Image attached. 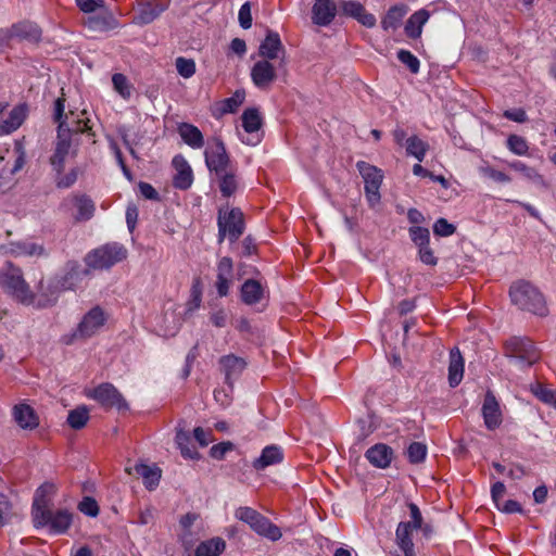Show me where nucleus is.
<instances>
[{
	"label": "nucleus",
	"instance_id": "nucleus-1",
	"mask_svg": "<svg viewBox=\"0 0 556 556\" xmlns=\"http://www.w3.org/2000/svg\"><path fill=\"white\" fill-rule=\"evenodd\" d=\"M31 516L36 528L48 527L52 534L66 533L73 522V514L70 510H51L48 508V502L42 497L34 501Z\"/></svg>",
	"mask_w": 556,
	"mask_h": 556
},
{
	"label": "nucleus",
	"instance_id": "nucleus-2",
	"mask_svg": "<svg viewBox=\"0 0 556 556\" xmlns=\"http://www.w3.org/2000/svg\"><path fill=\"white\" fill-rule=\"evenodd\" d=\"M0 288L23 305L35 304V292L24 279L22 269L11 262L0 269Z\"/></svg>",
	"mask_w": 556,
	"mask_h": 556
},
{
	"label": "nucleus",
	"instance_id": "nucleus-3",
	"mask_svg": "<svg viewBox=\"0 0 556 556\" xmlns=\"http://www.w3.org/2000/svg\"><path fill=\"white\" fill-rule=\"evenodd\" d=\"M509 296L513 304L521 311L541 317L548 314L544 295L536 287L528 281L519 280L514 282L509 289Z\"/></svg>",
	"mask_w": 556,
	"mask_h": 556
},
{
	"label": "nucleus",
	"instance_id": "nucleus-4",
	"mask_svg": "<svg viewBox=\"0 0 556 556\" xmlns=\"http://www.w3.org/2000/svg\"><path fill=\"white\" fill-rule=\"evenodd\" d=\"M128 256L126 247L118 242H108L90 250L84 257L85 265L92 271L109 270Z\"/></svg>",
	"mask_w": 556,
	"mask_h": 556
},
{
	"label": "nucleus",
	"instance_id": "nucleus-5",
	"mask_svg": "<svg viewBox=\"0 0 556 556\" xmlns=\"http://www.w3.org/2000/svg\"><path fill=\"white\" fill-rule=\"evenodd\" d=\"M89 123L90 121L88 118H79L72 123V128H63L62 124L58 126V141L55 144L54 153L50 161L51 165L59 174L63 170L65 159L70 152L71 134L88 132L89 135L93 136Z\"/></svg>",
	"mask_w": 556,
	"mask_h": 556
},
{
	"label": "nucleus",
	"instance_id": "nucleus-6",
	"mask_svg": "<svg viewBox=\"0 0 556 556\" xmlns=\"http://www.w3.org/2000/svg\"><path fill=\"white\" fill-rule=\"evenodd\" d=\"M505 356L519 365L531 367L541 359V351L528 337H510L504 342Z\"/></svg>",
	"mask_w": 556,
	"mask_h": 556
},
{
	"label": "nucleus",
	"instance_id": "nucleus-7",
	"mask_svg": "<svg viewBox=\"0 0 556 556\" xmlns=\"http://www.w3.org/2000/svg\"><path fill=\"white\" fill-rule=\"evenodd\" d=\"M235 517L249 525L255 533L270 541H278L282 536L281 530L276 525L252 507L237 508Z\"/></svg>",
	"mask_w": 556,
	"mask_h": 556
},
{
	"label": "nucleus",
	"instance_id": "nucleus-8",
	"mask_svg": "<svg viewBox=\"0 0 556 556\" xmlns=\"http://www.w3.org/2000/svg\"><path fill=\"white\" fill-rule=\"evenodd\" d=\"M204 159L208 170L216 175H222L231 168L230 157L225 143L219 137H213L207 140Z\"/></svg>",
	"mask_w": 556,
	"mask_h": 556
},
{
	"label": "nucleus",
	"instance_id": "nucleus-9",
	"mask_svg": "<svg viewBox=\"0 0 556 556\" xmlns=\"http://www.w3.org/2000/svg\"><path fill=\"white\" fill-rule=\"evenodd\" d=\"M218 242L222 243L227 237L232 243L236 242L244 231V218L242 211H218Z\"/></svg>",
	"mask_w": 556,
	"mask_h": 556
},
{
	"label": "nucleus",
	"instance_id": "nucleus-10",
	"mask_svg": "<svg viewBox=\"0 0 556 556\" xmlns=\"http://www.w3.org/2000/svg\"><path fill=\"white\" fill-rule=\"evenodd\" d=\"M365 184V194L371 206L379 203L380 200V187L383 180V173L377 166H374L365 161H358L356 163Z\"/></svg>",
	"mask_w": 556,
	"mask_h": 556
},
{
	"label": "nucleus",
	"instance_id": "nucleus-11",
	"mask_svg": "<svg viewBox=\"0 0 556 556\" xmlns=\"http://www.w3.org/2000/svg\"><path fill=\"white\" fill-rule=\"evenodd\" d=\"M87 396L97 401L105 409L127 410L128 404L122 393L109 382H104L87 392Z\"/></svg>",
	"mask_w": 556,
	"mask_h": 556
},
{
	"label": "nucleus",
	"instance_id": "nucleus-12",
	"mask_svg": "<svg viewBox=\"0 0 556 556\" xmlns=\"http://www.w3.org/2000/svg\"><path fill=\"white\" fill-rule=\"evenodd\" d=\"M91 268L87 265L83 266L76 260H70L63 267V273L59 275L61 286L63 289L75 290L77 289L85 279L91 276Z\"/></svg>",
	"mask_w": 556,
	"mask_h": 556
},
{
	"label": "nucleus",
	"instance_id": "nucleus-13",
	"mask_svg": "<svg viewBox=\"0 0 556 556\" xmlns=\"http://www.w3.org/2000/svg\"><path fill=\"white\" fill-rule=\"evenodd\" d=\"M106 316L100 306L92 307L85 314L73 333L75 339H87L94 336L105 324Z\"/></svg>",
	"mask_w": 556,
	"mask_h": 556
},
{
	"label": "nucleus",
	"instance_id": "nucleus-14",
	"mask_svg": "<svg viewBox=\"0 0 556 556\" xmlns=\"http://www.w3.org/2000/svg\"><path fill=\"white\" fill-rule=\"evenodd\" d=\"M66 291L61 286V281L58 276H54L48 280L41 278L37 286L35 304L37 307H48L56 303L61 292Z\"/></svg>",
	"mask_w": 556,
	"mask_h": 556
},
{
	"label": "nucleus",
	"instance_id": "nucleus-15",
	"mask_svg": "<svg viewBox=\"0 0 556 556\" xmlns=\"http://www.w3.org/2000/svg\"><path fill=\"white\" fill-rule=\"evenodd\" d=\"M251 78L257 88L268 90L276 80L277 73L268 60H260L251 68Z\"/></svg>",
	"mask_w": 556,
	"mask_h": 556
},
{
	"label": "nucleus",
	"instance_id": "nucleus-16",
	"mask_svg": "<svg viewBox=\"0 0 556 556\" xmlns=\"http://www.w3.org/2000/svg\"><path fill=\"white\" fill-rule=\"evenodd\" d=\"M233 277V263L228 256L222 257L217 263L215 288L220 298L227 296Z\"/></svg>",
	"mask_w": 556,
	"mask_h": 556
},
{
	"label": "nucleus",
	"instance_id": "nucleus-17",
	"mask_svg": "<svg viewBox=\"0 0 556 556\" xmlns=\"http://www.w3.org/2000/svg\"><path fill=\"white\" fill-rule=\"evenodd\" d=\"M337 15L334 0H315L312 8V21L318 26H328Z\"/></svg>",
	"mask_w": 556,
	"mask_h": 556
},
{
	"label": "nucleus",
	"instance_id": "nucleus-18",
	"mask_svg": "<svg viewBox=\"0 0 556 556\" xmlns=\"http://www.w3.org/2000/svg\"><path fill=\"white\" fill-rule=\"evenodd\" d=\"M168 8V3L149 0L140 4L138 13L135 15L132 23L136 25H148L156 20Z\"/></svg>",
	"mask_w": 556,
	"mask_h": 556
},
{
	"label": "nucleus",
	"instance_id": "nucleus-19",
	"mask_svg": "<svg viewBox=\"0 0 556 556\" xmlns=\"http://www.w3.org/2000/svg\"><path fill=\"white\" fill-rule=\"evenodd\" d=\"M172 165L176 170L173 178L174 186L181 190L188 189L193 181V172L187 160L180 154L175 155Z\"/></svg>",
	"mask_w": 556,
	"mask_h": 556
},
{
	"label": "nucleus",
	"instance_id": "nucleus-20",
	"mask_svg": "<svg viewBox=\"0 0 556 556\" xmlns=\"http://www.w3.org/2000/svg\"><path fill=\"white\" fill-rule=\"evenodd\" d=\"M266 287L256 279H247L240 289L241 301L249 306L256 305L265 299Z\"/></svg>",
	"mask_w": 556,
	"mask_h": 556
},
{
	"label": "nucleus",
	"instance_id": "nucleus-21",
	"mask_svg": "<svg viewBox=\"0 0 556 556\" xmlns=\"http://www.w3.org/2000/svg\"><path fill=\"white\" fill-rule=\"evenodd\" d=\"M341 9L343 14L355 18L358 23L368 28H371L376 25L377 20L375 15L368 13L365 7L358 1H342Z\"/></svg>",
	"mask_w": 556,
	"mask_h": 556
},
{
	"label": "nucleus",
	"instance_id": "nucleus-22",
	"mask_svg": "<svg viewBox=\"0 0 556 556\" xmlns=\"http://www.w3.org/2000/svg\"><path fill=\"white\" fill-rule=\"evenodd\" d=\"M484 425L489 430H494L502 424V413L495 396L488 392L482 405Z\"/></svg>",
	"mask_w": 556,
	"mask_h": 556
},
{
	"label": "nucleus",
	"instance_id": "nucleus-23",
	"mask_svg": "<svg viewBox=\"0 0 556 556\" xmlns=\"http://www.w3.org/2000/svg\"><path fill=\"white\" fill-rule=\"evenodd\" d=\"M365 457L374 467L384 469L393 459V450L384 443H377L366 451Z\"/></svg>",
	"mask_w": 556,
	"mask_h": 556
},
{
	"label": "nucleus",
	"instance_id": "nucleus-24",
	"mask_svg": "<svg viewBox=\"0 0 556 556\" xmlns=\"http://www.w3.org/2000/svg\"><path fill=\"white\" fill-rule=\"evenodd\" d=\"M15 422L25 430H34L39 426V417L28 404H16L12 410Z\"/></svg>",
	"mask_w": 556,
	"mask_h": 556
},
{
	"label": "nucleus",
	"instance_id": "nucleus-25",
	"mask_svg": "<svg viewBox=\"0 0 556 556\" xmlns=\"http://www.w3.org/2000/svg\"><path fill=\"white\" fill-rule=\"evenodd\" d=\"M219 364L225 374V381L229 386L232 384V379L238 378L247 366V362L242 357L233 354L220 357Z\"/></svg>",
	"mask_w": 556,
	"mask_h": 556
},
{
	"label": "nucleus",
	"instance_id": "nucleus-26",
	"mask_svg": "<svg viewBox=\"0 0 556 556\" xmlns=\"http://www.w3.org/2000/svg\"><path fill=\"white\" fill-rule=\"evenodd\" d=\"M129 475L136 473L143 479V484L149 490H154L161 479V469L156 466H149L146 464H136L132 468H126Z\"/></svg>",
	"mask_w": 556,
	"mask_h": 556
},
{
	"label": "nucleus",
	"instance_id": "nucleus-27",
	"mask_svg": "<svg viewBox=\"0 0 556 556\" xmlns=\"http://www.w3.org/2000/svg\"><path fill=\"white\" fill-rule=\"evenodd\" d=\"M283 460V451L278 445H267L263 448L261 456L253 460V468L257 471L280 464Z\"/></svg>",
	"mask_w": 556,
	"mask_h": 556
},
{
	"label": "nucleus",
	"instance_id": "nucleus-28",
	"mask_svg": "<svg viewBox=\"0 0 556 556\" xmlns=\"http://www.w3.org/2000/svg\"><path fill=\"white\" fill-rule=\"evenodd\" d=\"M283 52V46L277 33L268 30L266 38L261 42L258 54L263 60H275L279 56V52Z\"/></svg>",
	"mask_w": 556,
	"mask_h": 556
},
{
	"label": "nucleus",
	"instance_id": "nucleus-29",
	"mask_svg": "<svg viewBox=\"0 0 556 556\" xmlns=\"http://www.w3.org/2000/svg\"><path fill=\"white\" fill-rule=\"evenodd\" d=\"M177 132L182 141L192 149H201L204 146V137L201 130L189 123H180L177 126Z\"/></svg>",
	"mask_w": 556,
	"mask_h": 556
},
{
	"label": "nucleus",
	"instance_id": "nucleus-30",
	"mask_svg": "<svg viewBox=\"0 0 556 556\" xmlns=\"http://www.w3.org/2000/svg\"><path fill=\"white\" fill-rule=\"evenodd\" d=\"M412 523L400 522L395 531V541L400 549L404 553V556H415L414 542L412 539Z\"/></svg>",
	"mask_w": 556,
	"mask_h": 556
},
{
	"label": "nucleus",
	"instance_id": "nucleus-31",
	"mask_svg": "<svg viewBox=\"0 0 556 556\" xmlns=\"http://www.w3.org/2000/svg\"><path fill=\"white\" fill-rule=\"evenodd\" d=\"M429 12L425 9L416 11L409 16L405 24V34L412 39L419 38L422 31V26L429 20Z\"/></svg>",
	"mask_w": 556,
	"mask_h": 556
},
{
	"label": "nucleus",
	"instance_id": "nucleus-32",
	"mask_svg": "<svg viewBox=\"0 0 556 556\" xmlns=\"http://www.w3.org/2000/svg\"><path fill=\"white\" fill-rule=\"evenodd\" d=\"M464 374V359L458 349L450 352L448 382L452 388L457 387Z\"/></svg>",
	"mask_w": 556,
	"mask_h": 556
},
{
	"label": "nucleus",
	"instance_id": "nucleus-33",
	"mask_svg": "<svg viewBox=\"0 0 556 556\" xmlns=\"http://www.w3.org/2000/svg\"><path fill=\"white\" fill-rule=\"evenodd\" d=\"M8 252L15 256H40L45 254V249L35 242H11L8 245Z\"/></svg>",
	"mask_w": 556,
	"mask_h": 556
},
{
	"label": "nucleus",
	"instance_id": "nucleus-34",
	"mask_svg": "<svg viewBox=\"0 0 556 556\" xmlns=\"http://www.w3.org/2000/svg\"><path fill=\"white\" fill-rule=\"evenodd\" d=\"M407 12L408 7L406 4H395L391 7L381 20V27L387 31L396 29Z\"/></svg>",
	"mask_w": 556,
	"mask_h": 556
},
{
	"label": "nucleus",
	"instance_id": "nucleus-35",
	"mask_svg": "<svg viewBox=\"0 0 556 556\" xmlns=\"http://www.w3.org/2000/svg\"><path fill=\"white\" fill-rule=\"evenodd\" d=\"M85 25L91 30L106 31L115 29L118 26L117 20L111 13L89 16Z\"/></svg>",
	"mask_w": 556,
	"mask_h": 556
},
{
	"label": "nucleus",
	"instance_id": "nucleus-36",
	"mask_svg": "<svg viewBox=\"0 0 556 556\" xmlns=\"http://www.w3.org/2000/svg\"><path fill=\"white\" fill-rule=\"evenodd\" d=\"M26 117V111L24 106H15L11 112L9 117L0 123V136L8 135L16 130Z\"/></svg>",
	"mask_w": 556,
	"mask_h": 556
},
{
	"label": "nucleus",
	"instance_id": "nucleus-37",
	"mask_svg": "<svg viewBox=\"0 0 556 556\" xmlns=\"http://www.w3.org/2000/svg\"><path fill=\"white\" fill-rule=\"evenodd\" d=\"M225 548V541L220 538H214L201 542L195 549V556H219Z\"/></svg>",
	"mask_w": 556,
	"mask_h": 556
},
{
	"label": "nucleus",
	"instance_id": "nucleus-38",
	"mask_svg": "<svg viewBox=\"0 0 556 556\" xmlns=\"http://www.w3.org/2000/svg\"><path fill=\"white\" fill-rule=\"evenodd\" d=\"M241 119L243 129L249 134L260 130L263 125L260 111L255 108L247 109L242 113Z\"/></svg>",
	"mask_w": 556,
	"mask_h": 556
},
{
	"label": "nucleus",
	"instance_id": "nucleus-39",
	"mask_svg": "<svg viewBox=\"0 0 556 556\" xmlns=\"http://www.w3.org/2000/svg\"><path fill=\"white\" fill-rule=\"evenodd\" d=\"M406 153L416 157L419 162H422L425 155L429 149V144L422 141L417 136H412L406 139Z\"/></svg>",
	"mask_w": 556,
	"mask_h": 556
},
{
	"label": "nucleus",
	"instance_id": "nucleus-40",
	"mask_svg": "<svg viewBox=\"0 0 556 556\" xmlns=\"http://www.w3.org/2000/svg\"><path fill=\"white\" fill-rule=\"evenodd\" d=\"M530 391L541 402L552 405L556 408V391L546 388L541 382H534L530 384Z\"/></svg>",
	"mask_w": 556,
	"mask_h": 556
},
{
	"label": "nucleus",
	"instance_id": "nucleus-41",
	"mask_svg": "<svg viewBox=\"0 0 556 556\" xmlns=\"http://www.w3.org/2000/svg\"><path fill=\"white\" fill-rule=\"evenodd\" d=\"M88 420L89 409L86 406H78L68 412L67 424L75 430L84 428Z\"/></svg>",
	"mask_w": 556,
	"mask_h": 556
},
{
	"label": "nucleus",
	"instance_id": "nucleus-42",
	"mask_svg": "<svg viewBox=\"0 0 556 556\" xmlns=\"http://www.w3.org/2000/svg\"><path fill=\"white\" fill-rule=\"evenodd\" d=\"M219 177V190L224 197L232 195L238 189V180L230 168L223 173L222 175H217Z\"/></svg>",
	"mask_w": 556,
	"mask_h": 556
},
{
	"label": "nucleus",
	"instance_id": "nucleus-43",
	"mask_svg": "<svg viewBox=\"0 0 556 556\" xmlns=\"http://www.w3.org/2000/svg\"><path fill=\"white\" fill-rule=\"evenodd\" d=\"M175 441L180 450L181 455L187 459H199L200 454L190 446V437L187 432L179 430L176 433Z\"/></svg>",
	"mask_w": 556,
	"mask_h": 556
},
{
	"label": "nucleus",
	"instance_id": "nucleus-44",
	"mask_svg": "<svg viewBox=\"0 0 556 556\" xmlns=\"http://www.w3.org/2000/svg\"><path fill=\"white\" fill-rule=\"evenodd\" d=\"M408 235L416 248L427 245L430 242V231L428 227L410 226Z\"/></svg>",
	"mask_w": 556,
	"mask_h": 556
},
{
	"label": "nucleus",
	"instance_id": "nucleus-45",
	"mask_svg": "<svg viewBox=\"0 0 556 556\" xmlns=\"http://www.w3.org/2000/svg\"><path fill=\"white\" fill-rule=\"evenodd\" d=\"M427 456V446L420 442H413L407 447V457L412 464H420Z\"/></svg>",
	"mask_w": 556,
	"mask_h": 556
},
{
	"label": "nucleus",
	"instance_id": "nucleus-46",
	"mask_svg": "<svg viewBox=\"0 0 556 556\" xmlns=\"http://www.w3.org/2000/svg\"><path fill=\"white\" fill-rule=\"evenodd\" d=\"M13 29L16 36L23 38L38 40L41 36V30L36 25L30 23H21L14 25Z\"/></svg>",
	"mask_w": 556,
	"mask_h": 556
},
{
	"label": "nucleus",
	"instance_id": "nucleus-47",
	"mask_svg": "<svg viewBox=\"0 0 556 556\" xmlns=\"http://www.w3.org/2000/svg\"><path fill=\"white\" fill-rule=\"evenodd\" d=\"M507 148L517 155H526L529 150L527 140L518 135H510L507 138Z\"/></svg>",
	"mask_w": 556,
	"mask_h": 556
},
{
	"label": "nucleus",
	"instance_id": "nucleus-48",
	"mask_svg": "<svg viewBox=\"0 0 556 556\" xmlns=\"http://www.w3.org/2000/svg\"><path fill=\"white\" fill-rule=\"evenodd\" d=\"M178 74L184 78H190L195 73V62L192 59L179 56L175 61Z\"/></svg>",
	"mask_w": 556,
	"mask_h": 556
},
{
	"label": "nucleus",
	"instance_id": "nucleus-49",
	"mask_svg": "<svg viewBox=\"0 0 556 556\" xmlns=\"http://www.w3.org/2000/svg\"><path fill=\"white\" fill-rule=\"evenodd\" d=\"M114 89L124 98L128 99L131 96V87L128 79L124 74L116 73L112 77Z\"/></svg>",
	"mask_w": 556,
	"mask_h": 556
},
{
	"label": "nucleus",
	"instance_id": "nucleus-50",
	"mask_svg": "<svg viewBox=\"0 0 556 556\" xmlns=\"http://www.w3.org/2000/svg\"><path fill=\"white\" fill-rule=\"evenodd\" d=\"M397 59L405 64L413 74L419 72L420 62L410 51L401 49L397 52Z\"/></svg>",
	"mask_w": 556,
	"mask_h": 556
},
{
	"label": "nucleus",
	"instance_id": "nucleus-51",
	"mask_svg": "<svg viewBox=\"0 0 556 556\" xmlns=\"http://www.w3.org/2000/svg\"><path fill=\"white\" fill-rule=\"evenodd\" d=\"M244 101V92L236 91L232 97L223 101V113H235Z\"/></svg>",
	"mask_w": 556,
	"mask_h": 556
},
{
	"label": "nucleus",
	"instance_id": "nucleus-52",
	"mask_svg": "<svg viewBox=\"0 0 556 556\" xmlns=\"http://www.w3.org/2000/svg\"><path fill=\"white\" fill-rule=\"evenodd\" d=\"M479 170L484 177H488V178H490L496 182H500V184H506L511 180L508 175H506L505 173H503L501 170L493 168L490 165L481 166Z\"/></svg>",
	"mask_w": 556,
	"mask_h": 556
},
{
	"label": "nucleus",
	"instance_id": "nucleus-53",
	"mask_svg": "<svg viewBox=\"0 0 556 556\" xmlns=\"http://www.w3.org/2000/svg\"><path fill=\"white\" fill-rule=\"evenodd\" d=\"M456 231L455 225L448 223L445 218H439L433 224V233L438 237H450Z\"/></svg>",
	"mask_w": 556,
	"mask_h": 556
},
{
	"label": "nucleus",
	"instance_id": "nucleus-54",
	"mask_svg": "<svg viewBox=\"0 0 556 556\" xmlns=\"http://www.w3.org/2000/svg\"><path fill=\"white\" fill-rule=\"evenodd\" d=\"M78 509L90 517H96L99 514V505L97 501L92 497L86 496L78 504Z\"/></svg>",
	"mask_w": 556,
	"mask_h": 556
},
{
	"label": "nucleus",
	"instance_id": "nucleus-55",
	"mask_svg": "<svg viewBox=\"0 0 556 556\" xmlns=\"http://www.w3.org/2000/svg\"><path fill=\"white\" fill-rule=\"evenodd\" d=\"M418 249L419 260L430 266H435L438 263V257L434 255L433 250L430 247V242L427 245H420Z\"/></svg>",
	"mask_w": 556,
	"mask_h": 556
},
{
	"label": "nucleus",
	"instance_id": "nucleus-56",
	"mask_svg": "<svg viewBox=\"0 0 556 556\" xmlns=\"http://www.w3.org/2000/svg\"><path fill=\"white\" fill-rule=\"evenodd\" d=\"M65 108V98L59 97L54 102V121L59 124H62L63 128H71L67 123V115L64 114Z\"/></svg>",
	"mask_w": 556,
	"mask_h": 556
},
{
	"label": "nucleus",
	"instance_id": "nucleus-57",
	"mask_svg": "<svg viewBox=\"0 0 556 556\" xmlns=\"http://www.w3.org/2000/svg\"><path fill=\"white\" fill-rule=\"evenodd\" d=\"M12 505L4 494L0 493V527L8 523L12 517Z\"/></svg>",
	"mask_w": 556,
	"mask_h": 556
},
{
	"label": "nucleus",
	"instance_id": "nucleus-58",
	"mask_svg": "<svg viewBox=\"0 0 556 556\" xmlns=\"http://www.w3.org/2000/svg\"><path fill=\"white\" fill-rule=\"evenodd\" d=\"M239 23L244 29H249L252 26V14L250 2H245L239 10Z\"/></svg>",
	"mask_w": 556,
	"mask_h": 556
},
{
	"label": "nucleus",
	"instance_id": "nucleus-59",
	"mask_svg": "<svg viewBox=\"0 0 556 556\" xmlns=\"http://www.w3.org/2000/svg\"><path fill=\"white\" fill-rule=\"evenodd\" d=\"M233 444L231 442H222L215 444L210 450V455L215 459H223L227 452L231 451Z\"/></svg>",
	"mask_w": 556,
	"mask_h": 556
},
{
	"label": "nucleus",
	"instance_id": "nucleus-60",
	"mask_svg": "<svg viewBox=\"0 0 556 556\" xmlns=\"http://www.w3.org/2000/svg\"><path fill=\"white\" fill-rule=\"evenodd\" d=\"M72 205L79 210L94 207L93 201L86 194H75L72 198Z\"/></svg>",
	"mask_w": 556,
	"mask_h": 556
},
{
	"label": "nucleus",
	"instance_id": "nucleus-61",
	"mask_svg": "<svg viewBox=\"0 0 556 556\" xmlns=\"http://www.w3.org/2000/svg\"><path fill=\"white\" fill-rule=\"evenodd\" d=\"M503 116L516 123H526L528 121L527 113L523 109L506 110L504 111Z\"/></svg>",
	"mask_w": 556,
	"mask_h": 556
},
{
	"label": "nucleus",
	"instance_id": "nucleus-62",
	"mask_svg": "<svg viewBox=\"0 0 556 556\" xmlns=\"http://www.w3.org/2000/svg\"><path fill=\"white\" fill-rule=\"evenodd\" d=\"M104 0H76L77 7L85 13L94 12L103 7Z\"/></svg>",
	"mask_w": 556,
	"mask_h": 556
},
{
	"label": "nucleus",
	"instance_id": "nucleus-63",
	"mask_svg": "<svg viewBox=\"0 0 556 556\" xmlns=\"http://www.w3.org/2000/svg\"><path fill=\"white\" fill-rule=\"evenodd\" d=\"M193 437L198 441V443L203 447L207 446L208 443L213 441L212 431H206L201 427L194 428Z\"/></svg>",
	"mask_w": 556,
	"mask_h": 556
},
{
	"label": "nucleus",
	"instance_id": "nucleus-64",
	"mask_svg": "<svg viewBox=\"0 0 556 556\" xmlns=\"http://www.w3.org/2000/svg\"><path fill=\"white\" fill-rule=\"evenodd\" d=\"M408 508H409V511H410V523H412V529L413 530H416V529H419L422 525V516H421V513L418 508V506L414 503H410L408 505Z\"/></svg>",
	"mask_w": 556,
	"mask_h": 556
}]
</instances>
